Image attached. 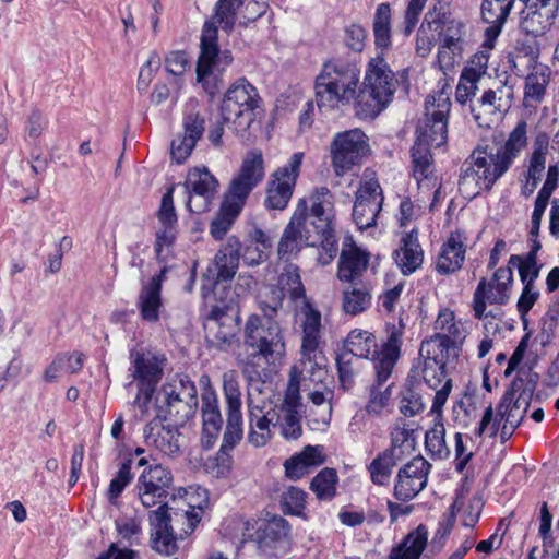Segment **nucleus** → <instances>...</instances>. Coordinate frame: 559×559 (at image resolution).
Segmentation results:
<instances>
[{
    "label": "nucleus",
    "instance_id": "48",
    "mask_svg": "<svg viewBox=\"0 0 559 559\" xmlns=\"http://www.w3.org/2000/svg\"><path fill=\"white\" fill-rule=\"evenodd\" d=\"M425 447L433 460H447L451 451L445 442V427L441 421H436L433 426L426 431Z\"/></svg>",
    "mask_w": 559,
    "mask_h": 559
},
{
    "label": "nucleus",
    "instance_id": "30",
    "mask_svg": "<svg viewBox=\"0 0 559 559\" xmlns=\"http://www.w3.org/2000/svg\"><path fill=\"white\" fill-rule=\"evenodd\" d=\"M527 123L524 120L518 122L515 128L510 132L506 142L493 147L486 146L487 154L493 159V165L498 166L499 173L506 174L514 159L520 155L521 151L527 144Z\"/></svg>",
    "mask_w": 559,
    "mask_h": 559
},
{
    "label": "nucleus",
    "instance_id": "44",
    "mask_svg": "<svg viewBox=\"0 0 559 559\" xmlns=\"http://www.w3.org/2000/svg\"><path fill=\"white\" fill-rule=\"evenodd\" d=\"M376 352H381V349H378L376 337L367 331L354 330L347 335L342 353L353 355L354 360L371 356L373 361Z\"/></svg>",
    "mask_w": 559,
    "mask_h": 559
},
{
    "label": "nucleus",
    "instance_id": "11",
    "mask_svg": "<svg viewBox=\"0 0 559 559\" xmlns=\"http://www.w3.org/2000/svg\"><path fill=\"white\" fill-rule=\"evenodd\" d=\"M513 273L511 267H499L488 282L481 277L473 297V309L477 319L487 317L485 313L487 302L490 305H506L510 299Z\"/></svg>",
    "mask_w": 559,
    "mask_h": 559
},
{
    "label": "nucleus",
    "instance_id": "38",
    "mask_svg": "<svg viewBox=\"0 0 559 559\" xmlns=\"http://www.w3.org/2000/svg\"><path fill=\"white\" fill-rule=\"evenodd\" d=\"M465 259V246L460 234L452 233L443 243L438 255L436 270L441 275H449L462 267Z\"/></svg>",
    "mask_w": 559,
    "mask_h": 559
},
{
    "label": "nucleus",
    "instance_id": "52",
    "mask_svg": "<svg viewBox=\"0 0 559 559\" xmlns=\"http://www.w3.org/2000/svg\"><path fill=\"white\" fill-rule=\"evenodd\" d=\"M337 474L334 468L325 467L312 479L310 489L320 500H329L336 492Z\"/></svg>",
    "mask_w": 559,
    "mask_h": 559
},
{
    "label": "nucleus",
    "instance_id": "29",
    "mask_svg": "<svg viewBox=\"0 0 559 559\" xmlns=\"http://www.w3.org/2000/svg\"><path fill=\"white\" fill-rule=\"evenodd\" d=\"M183 132L178 134L170 146L173 159L178 164L183 163L192 153L197 142L205 131V120L200 114H188L182 121Z\"/></svg>",
    "mask_w": 559,
    "mask_h": 559
},
{
    "label": "nucleus",
    "instance_id": "23",
    "mask_svg": "<svg viewBox=\"0 0 559 559\" xmlns=\"http://www.w3.org/2000/svg\"><path fill=\"white\" fill-rule=\"evenodd\" d=\"M522 382L521 377L515 378L511 383L510 390L503 394L498 404V417H500V420H503L500 433L501 442H506L512 437L528 409L530 402L526 401V396L515 397V393L520 391Z\"/></svg>",
    "mask_w": 559,
    "mask_h": 559
},
{
    "label": "nucleus",
    "instance_id": "56",
    "mask_svg": "<svg viewBox=\"0 0 559 559\" xmlns=\"http://www.w3.org/2000/svg\"><path fill=\"white\" fill-rule=\"evenodd\" d=\"M284 300L283 288L277 286H267L260 294L259 306L265 320H272L277 311L282 308Z\"/></svg>",
    "mask_w": 559,
    "mask_h": 559
},
{
    "label": "nucleus",
    "instance_id": "4",
    "mask_svg": "<svg viewBox=\"0 0 559 559\" xmlns=\"http://www.w3.org/2000/svg\"><path fill=\"white\" fill-rule=\"evenodd\" d=\"M402 335V324L400 326L392 325L388 330V337L381 346V352H376L373 357L376 383L370 386L369 401L366 406L369 414L381 413L390 400L392 384H385L392 377L401 356Z\"/></svg>",
    "mask_w": 559,
    "mask_h": 559
},
{
    "label": "nucleus",
    "instance_id": "28",
    "mask_svg": "<svg viewBox=\"0 0 559 559\" xmlns=\"http://www.w3.org/2000/svg\"><path fill=\"white\" fill-rule=\"evenodd\" d=\"M169 507L163 504L156 510L151 511L148 521L151 525V546L156 552L164 556H171L178 550L176 536L174 535L171 515L168 513Z\"/></svg>",
    "mask_w": 559,
    "mask_h": 559
},
{
    "label": "nucleus",
    "instance_id": "20",
    "mask_svg": "<svg viewBox=\"0 0 559 559\" xmlns=\"http://www.w3.org/2000/svg\"><path fill=\"white\" fill-rule=\"evenodd\" d=\"M513 84L509 76L504 81H500L497 88H489L484 92L481 97L472 105L471 112L475 121L480 126H489L492 119L490 116L506 114L513 100Z\"/></svg>",
    "mask_w": 559,
    "mask_h": 559
},
{
    "label": "nucleus",
    "instance_id": "19",
    "mask_svg": "<svg viewBox=\"0 0 559 559\" xmlns=\"http://www.w3.org/2000/svg\"><path fill=\"white\" fill-rule=\"evenodd\" d=\"M383 194L379 182L369 179L360 183L353 206V219L361 230L374 227L382 210Z\"/></svg>",
    "mask_w": 559,
    "mask_h": 559
},
{
    "label": "nucleus",
    "instance_id": "22",
    "mask_svg": "<svg viewBox=\"0 0 559 559\" xmlns=\"http://www.w3.org/2000/svg\"><path fill=\"white\" fill-rule=\"evenodd\" d=\"M298 213L300 214L299 221L301 223L298 225V229L306 235L307 231L318 234V246L320 245L322 249L329 253L328 259L322 261V263L328 264L337 250L336 240L332 234V215H321L320 213H314L312 210L308 211L307 201L305 199L298 201L293 215H298Z\"/></svg>",
    "mask_w": 559,
    "mask_h": 559
},
{
    "label": "nucleus",
    "instance_id": "18",
    "mask_svg": "<svg viewBox=\"0 0 559 559\" xmlns=\"http://www.w3.org/2000/svg\"><path fill=\"white\" fill-rule=\"evenodd\" d=\"M217 179L207 168H193L188 173L183 183L187 207L192 213H204L215 197Z\"/></svg>",
    "mask_w": 559,
    "mask_h": 559
},
{
    "label": "nucleus",
    "instance_id": "15",
    "mask_svg": "<svg viewBox=\"0 0 559 559\" xmlns=\"http://www.w3.org/2000/svg\"><path fill=\"white\" fill-rule=\"evenodd\" d=\"M264 176V159L261 151L248 152L237 176L229 185L226 197L245 205L249 194L262 182Z\"/></svg>",
    "mask_w": 559,
    "mask_h": 559
},
{
    "label": "nucleus",
    "instance_id": "60",
    "mask_svg": "<svg viewBox=\"0 0 559 559\" xmlns=\"http://www.w3.org/2000/svg\"><path fill=\"white\" fill-rule=\"evenodd\" d=\"M319 338L320 330H304L301 352L304 358H306L307 362L310 365L311 371L317 369L319 373H322L323 370L320 368V365L317 361Z\"/></svg>",
    "mask_w": 559,
    "mask_h": 559
},
{
    "label": "nucleus",
    "instance_id": "57",
    "mask_svg": "<svg viewBox=\"0 0 559 559\" xmlns=\"http://www.w3.org/2000/svg\"><path fill=\"white\" fill-rule=\"evenodd\" d=\"M223 390L227 412H241V392L236 371L229 370L223 374Z\"/></svg>",
    "mask_w": 559,
    "mask_h": 559
},
{
    "label": "nucleus",
    "instance_id": "10",
    "mask_svg": "<svg viewBox=\"0 0 559 559\" xmlns=\"http://www.w3.org/2000/svg\"><path fill=\"white\" fill-rule=\"evenodd\" d=\"M369 152L368 138L360 129L340 132L331 143L332 165L337 176H342L358 165Z\"/></svg>",
    "mask_w": 559,
    "mask_h": 559
},
{
    "label": "nucleus",
    "instance_id": "55",
    "mask_svg": "<svg viewBox=\"0 0 559 559\" xmlns=\"http://www.w3.org/2000/svg\"><path fill=\"white\" fill-rule=\"evenodd\" d=\"M280 284L283 290L286 288L294 301L301 299L306 301V290L301 283L299 270L296 265L289 264L280 276Z\"/></svg>",
    "mask_w": 559,
    "mask_h": 559
},
{
    "label": "nucleus",
    "instance_id": "35",
    "mask_svg": "<svg viewBox=\"0 0 559 559\" xmlns=\"http://www.w3.org/2000/svg\"><path fill=\"white\" fill-rule=\"evenodd\" d=\"M325 455L323 447L307 445L300 453L295 454L284 463L285 474L293 480L300 479L310 472V468L323 464Z\"/></svg>",
    "mask_w": 559,
    "mask_h": 559
},
{
    "label": "nucleus",
    "instance_id": "42",
    "mask_svg": "<svg viewBox=\"0 0 559 559\" xmlns=\"http://www.w3.org/2000/svg\"><path fill=\"white\" fill-rule=\"evenodd\" d=\"M465 337L464 331L459 324L453 321L445 326L443 332L437 333L429 341L423 342L420 353L425 348L437 349L441 354L445 353L448 356H457V343Z\"/></svg>",
    "mask_w": 559,
    "mask_h": 559
},
{
    "label": "nucleus",
    "instance_id": "12",
    "mask_svg": "<svg viewBox=\"0 0 559 559\" xmlns=\"http://www.w3.org/2000/svg\"><path fill=\"white\" fill-rule=\"evenodd\" d=\"M426 349L428 356L424 360L423 378L426 384L436 391L430 413L436 414L438 418L452 389V380L447 378L445 370L450 356L430 347Z\"/></svg>",
    "mask_w": 559,
    "mask_h": 559
},
{
    "label": "nucleus",
    "instance_id": "2",
    "mask_svg": "<svg viewBox=\"0 0 559 559\" xmlns=\"http://www.w3.org/2000/svg\"><path fill=\"white\" fill-rule=\"evenodd\" d=\"M360 71L356 63L330 59L322 66L314 80L316 103L321 111L348 106L356 100Z\"/></svg>",
    "mask_w": 559,
    "mask_h": 559
},
{
    "label": "nucleus",
    "instance_id": "59",
    "mask_svg": "<svg viewBox=\"0 0 559 559\" xmlns=\"http://www.w3.org/2000/svg\"><path fill=\"white\" fill-rule=\"evenodd\" d=\"M307 493L297 487H288L282 495V510L292 515H301L306 507Z\"/></svg>",
    "mask_w": 559,
    "mask_h": 559
},
{
    "label": "nucleus",
    "instance_id": "8",
    "mask_svg": "<svg viewBox=\"0 0 559 559\" xmlns=\"http://www.w3.org/2000/svg\"><path fill=\"white\" fill-rule=\"evenodd\" d=\"M162 393L166 406L165 420L178 428L183 427L197 413L198 394L194 383L187 377H180L163 386Z\"/></svg>",
    "mask_w": 559,
    "mask_h": 559
},
{
    "label": "nucleus",
    "instance_id": "58",
    "mask_svg": "<svg viewBox=\"0 0 559 559\" xmlns=\"http://www.w3.org/2000/svg\"><path fill=\"white\" fill-rule=\"evenodd\" d=\"M514 0H484L481 17L485 22H506Z\"/></svg>",
    "mask_w": 559,
    "mask_h": 559
},
{
    "label": "nucleus",
    "instance_id": "27",
    "mask_svg": "<svg viewBox=\"0 0 559 559\" xmlns=\"http://www.w3.org/2000/svg\"><path fill=\"white\" fill-rule=\"evenodd\" d=\"M257 538L261 552L269 557L277 556L288 548L290 525L284 518L274 515L261 524Z\"/></svg>",
    "mask_w": 559,
    "mask_h": 559
},
{
    "label": "nucleus",
    "instance_id": "46",
    "mask_svg": "<svg viewBox=\"0 0 559 559\" xmlns=\"http://www.w3.org/2000/svg\"><path fill=\"white\" fill-rule=\"evenodd\" d=\"M539 46L533 39L516 40L514 51L509 55L508 61L512 64V69L516 70L520 64L526 68H537L539 59Z\"/></svg>",
    "mask_w": 559,
    "mask_h": 559
},
{
    "label": "nucleus",
    "instance_id": "41",
    "mask_svg": "<svg viewBox=\"0 0 559 559\" xmlns=\"http://www.w3.org/2000/svg\"><path fill=\"white\" fill-rule=\"evenodd\" d=\"M242 373L247 379V408H259L273 405L266 395L265 382L261 379L259 371L251 369L249 360H241Z\"/></svg>",
    "mask_w": 559,
    "mask_h": 559
},
{
    "label": "nucleus",
    "instance_id": "21",
    "mask_svg": "<svg viewBox=\"0 0 559 559\" xmlns=\"http://www.w3.org/2000/svg\"><path fill=\"white\" fill-rule=\"evenodd\" d=\"M132 377L139 382V393L136 402H140V395H145V402L151 401L156 385L160 381L164 371L165 358L151 352L131 353Z\"/></svg>",
    "mask_w": 559,
    "mask_h": 559
},
{
    "label": "nucleus",
    "instance_id": "45",
    "mask_svg": "<svg viewBox=\"0 0 559 559\" xmlns=\"http://www.w3.org/2000/svg\"><path fill=\"white\" fill-rule=\"evenodd\" d=\"M550 72L546 67L535 68L525 79L524 104L526 107L543 102L546 87L549 83Z\"/></svg>",
    "mask_w": 559,
    "mask_h": 559
},
{
    "label": "nucleus",
    "instance_id": "47",
    "mask_svg": "<svg viewBox=\"0 0 559 559\" xmlns=\"http://www.w3.org/2000/svg\"><path fill=\"white\" fill-rule=\"evenodd\" d=\"M141 318L146 322H157L162 309V294L142 285L136 299Z\"/></svg>",
    "mask_w": 559,
    "mask_h": 559
},
{
    "label": "nucleus",
    "instance_id": "9",
    "mask_svg": "<svg viewBox=\"0 0 559 559\" xmlns=\"http://www.w3.org/2000/svg\"><path fill=\"white\" fill-rule=\"evenodd\" d=\"M304 156L302 152L294 153L285 165L270 175L264 200L266 209L282 211L287 207L300 174Z\"/></svg>",
    "mask_w": 559,
    "mask_h": 559
},
{
    "label": "nucleus",
    "instance_id": "39",
    "mask_svg": "<svg viewBox=\"0 0 559 559\" xmlns=\"http://www.w3.org/2000/svg\"><path fill=\"white\" fill-rule=\"evenodd\" d=\"M369 265V254L356 246L344 249L340 257L337 276L344 282L359 280Z\"/></svg>",
    "mask_w": 559,
    "mask_h": 559
},
{
    "label": "nucleus",
    "instance_id": "13",
    "mask_svg": "<svg viewBox=\"0 0 559 559\" xmlns=\"http://www.w3.org/2000/svg\"><path fill=\"white\" fill-rule=\"evenodd\" d=\"M173 486L171 472L162 464H153L143 469L136 481L138 498L146 509L168 503L164 501Z\"/></svg>",
    "mask_w": 559,
    "mask_h": 559
},
{
    "label": "nucleus",
    "instance_id": "36",
    "mask_svg": "<svg viewBox=\"0 0 559 559\" xmlns=\"http://www.w3.org/2000/svg\"><path fill=\"white\" fill-rule=\"evenodd\" d=\"M430 150L429 147L421 146L420 143H415L411 150L413 176L418 189L428 191L437 186Z\"/></svg>",
    "mask_w": 559,
    "mask_h": 559
},
{
    "label": "nucleus",
    "instance_id": "16",
    "mask_svg": "<svg viewBox=\"0 0 559 559\" xmlns=\"http://www.w3.org/2000/svg\"><path fill=\"white\" fill-rule=\"evenodd\" d=\"M430 468L431 464L421 455L403 465L394 479L393 497L402 502L414 499L426 488Z\"/></svg>",
    "mask_w": 559,
    "mask_h": 559
},
{
    "label": "nucleus",
    "instance_id": "1",
    "mask_svg": "<svg viewBox=\"0 0 559 559\" xmlns=\"http://www.w3.org/2000/svg\"><path fill=\"white\" fill-rule=\"evenodd\" d=\"M242 4V0H218L215 3L214 13L204 23L202 29L201 51L197 63L198 81H202L215 72L222 73L233 62L229 50L218 49V26L230 34L235 28L237 13Z\"/></svg>",
    "mask_w": 559,
    "mask_h": 559
},
{
    "label": "nucleus",
    "instance_id": "26",
    "mask_svg": "<svg viewBox=\"0 0 559 559\" xmlns=\"http://www.w3.org/2000/svg\"><path fill=\"white\" fill-rule=\"evenodd\" d=\"M281 420L277 405H270L248 409V436L247 441L254 448L266 445L274 435V429Z\"/></svg>",
    "mask_w": 559,
    "mask_h": 559
},
{
    "label": "nucleus",
    "instance_id": "31",
    "mask_svg": "<svg viewBox=\"0 0 559 559\" xmlns=\"http://www.w3.org/2000/svg\"><path fill=\"white\" fill-rule=\"evenodd\" d=\"M300 214L292 215L289 223L284 228L283 235L277 246V255L283 261H290L297 257L304 247L318 246L319 236L316 233L302 234L298 229L300 225Z\"/></svg>",
    "mask_w": 559,
    "mask_h": 559
},
{
    "label": "nucleus",
    "instance_id": "50",
    "mask_svg": "<svg viewBox=\"0 0 559 559\" xmlns=\"http://www.w3.org/2000/svg\"><path fill=\"white\" fill-rule=\"evenodd\" d=\"M548 147V138L544 134L537 135L533 144V152L530 157L527 173L528 179L533 181L534 188L537 186V182L540 180L542 174L545 170Z\"/></svg>",
    "mask_w": 559,
    "mask_h": 559
},
{
    "label": "nucleus",
    "instance_id": "32",
    "mask_svg": "<svg viewBox=\"0 0 559 559\" xmlns=\"http://www.w3.org/2000/svg\"><path fill=\"white\" fill-rule=\"evenodd\" d=\"M202 442L206 448H211L218 437L223 417L219 411L216 393L212 389H207L202 394Z\"/></svg>",
    "mask_w": 559,
    "mask_h": 559
},
{
    "label": "nucleus",
    "instance_id": "7",
    "mask_svg": "<svg viewBox=\"0 0 559 559\" xmlns=\"http://www.w3.org/2000/svg\"><path fill=\"white\" fill-rule=\"evenodd\" d=\"M487 154V150L476 148L461 167L459 190L466 199L477 197L483 190H490L504 174Z\"/></svg>",
    "mask_w": 559,
    "mask_h": 559
},
{
    "label": "nucleus",
    "instance_id": "51",
    "mask_svg": "<svg viewBox=\"0 0 559 559\" xmlns=\"http://www.w3.org/2000/svg\"><path fill=\"white\" fill-rule=\"evenodd\" d=\"M334 396V392L324 388V390H313L309 393L308 397L318 408V412H314L313 421L318 425L326 426L330 424L332 418V400Z\"/></svg>",
    "mask_w": 559,
    "mask_h": 559
},
{
    "label": "nucleus",
    "instance_id": "17",
    "mask_svg": "<svg viewBox=\"0 0 559 559\" xmlns=\"http://www.w3.org/2000/svg\"><path fill=\"white\" fill-rule=\"evenodd\" d=\"M441 103L435 105V100L426 102L425 120L417 128V138L415 143H420L426 147H440L445 144L448 139V112L450 103L448 99H441Z\"/></svg>",
    "mask_w": 559,
    "mask_h": 559
},
{
    "label": "nucleus",
    "instance_id": "61",
    "mask_svg": "<svg viewBox=\"0 0 559 559\" xmlns=\"http://www.w3.org/2000/svg\"><path fill=\"white\" fill-rule=\"evenodd\" d=\"M537 278V272L534 270L533 275L530 280H526V275L521 270V282L524 285L523 292L518 300V311L524 317L536 302L539 293L534 290V282Z\"/></svg>",
    "mask_w": 559,
    "mask_h": 559
},
{
    "label": "nucleus",
    "instance_id": "63",
    "mask_svg": "<svg viewBox=\"0 0 559 559\" xmlns=\"http://www.w3.org/2000/svg\"><path fill=\"white\" fill-rule=\"evenodd\" d=\"M131 464L132 460L123 462L116 476L111 479L108 488V499L111 503H115L116 499L131 481L133 477L131 473Z\"/></svg>",
    "mask_w": 559,
    "mask_h": 559
},
{
    "label": "nucleus",
    "instance_id": "53",
    "mask_svg": "<svg viewBox=\"0 0 559 559\" xmlns=\"http://www.w3.org/2000/svg\"><path fill=\"white\" fill-rule=\"evenodd\" d=\"M426 407V402L420 392L419 385L409 384L401 393L400 412L407 417H413L421 413Z\"/></svg>",
    "mask_w": 559,
    "mask_h": 559
},
{
    "label": "nucleus",
    "instance_id": "54",
    "mask_svg": "<svg viewBox=\"0 0 559 559\" xmlns=\"http://www.w3.org/2000/svg\"><path fill=\"white\" fill-rule=\"evenodd\" d=\"M242 414L241 412H227V425L223 437L221 451L228 452L242 439Z\"/></svg>",
    "mask_w": 559,
    "mask_h": 559
},
{
    "label": "nucleus",
    "instance_id": "24",
    "mask_svg": "<svg viewBox=\"0 0 559 559\" xmlns=\"http://www.w3.org/2000/svg\"><path fill=\"white\" fill-rule=\"evenodd\" d=\"M391 436V448L380 452L368 466L371 481L378 486L389 484L393 467L402 459V447L406 444L411 448L413 443L405 429L396 428Z\"/></svg>",
    "mask_w": 559,
    "mask_h": 559
},
{
    "label": "nucleus",
    "instance_id": "43",
    "mask_svg": "<svg viewBox=\"0 0 559 559\" xmlns=\"http://www.w3.org/2000/svg\"><path fill=\"white\" fill-rule=\"evenodd\" d=\"M242 207L243 204L225 197L216 217L210 225V234L214 239L221 240L226 236Z\"/></svg>",
    "mask_w": 559,
    "mask_h": 559
},
{
    "label": "nucleus",
    "instance_id": "62",
    "mask_svg": "<svg viewBox=\"0 0 559 559\" xmlns=\"http://www.w3.org/2000/svg\"><path fill=\"white\" fill-rule=\"evenodd\" d=\"M427 537L425 535H416L412 538L411 545L402 544L394 547L388 559H419L425 550Z\"/></svg>",
    "mask_w": 559,
    "mask_h": 559
},
{
    "label": "nucleus",
    "instance_id": "64",
    "mask_svg": "<svg viewBox=\"0 0 559 559\" xmlns=\"http://www.w3.org/2000/svg\"><path fill=\"white\" fill-rule=\"evenodd\" d=\"M176 238V228L174 226H162L160 229L156 231V240H155V254L158 263H165L169 248L173 246Z\"/></svg>",
    "mask_w": 559,
    "mask_h": 559
},
{
    "label": "nucleus",
    "instance_id": "37",
    "mask_svg": "<svg viewBox=\"0 0 559 559\" xmlns=\"http://www.w3.org/2000/svg\"><path fill=\"white\" fill-rule=\"evenodd\" d=\"M394 260L404 275L412 274L423 264L424 251L418 242L417 231L412 230L401 240V247L394 251Z\"/></svg>",
    "mask_w": 559,
    "mask_h": 559
},
{
    "label": "nucleus",
    "instance_id": "6",
    "mask_svg": "<svg viewBox=\"0 0 559 559\" xmlns=\"http://www.w3.org/2000/svg\"><path fill=\"white\" fill-rule=\"evenodd\" d=\"M245 344L252 349L246 359L250 365H255V360H263L267 366H275L285 355L281 328L273 320L262 322L259 317L251 316L245 328Z\"/></svg>",
    "mask_w": 559,
    "mask_h": 559
},
{
    "label": "nucleus",
    "instance_id": "33",
    "mask_svg": "<svg viewBox=\"0 0 559 559\" xmlns=\"http://www.w3.org/2000/svg\"><path fill=\"white\" fill-rule=\"evenodd\" d=\"M170 426H164L159 416H156L144 427L143 437L147 445H153L164 454L174 456L179 452V443Z\"/></svg>",
    "mask_w": 559,
    "mask_h": 559
},
{
    "label": "nucleus",
    "instance_id": "34",
    "mask_svg": "<svg viewBox=\"0 0 559 559\" xmlns=\"http://www.w3.org/2000/svg\"><path fill=\"white\" fill-rule=\"evenodd\" d=\"M242 245L236 236L227 238L214 258L216 280L227 282L234 278L239 266Z\"/></svg>",
    "mask_w": 559,
    "mask_h": 559
},
{
    "label": "nucleus",
    "instance_id": "3",
    "mask_svg": "<svg viewBox=\"0 0 559 559\" xmlns=\"http://www.w3.org/2000/svg\"><path fill=\"white\" fill-rule=\"evenodd\" d=\"M396 87L397 79L384 58H372L356 96V116L360 119H374L393 100Z\"/></svg>",
    "mask_w": 559,
    "mask_h": 559
},
{
    "label": "nucleus",
    "instance_id": "40",
    "mask_svg": "<svg viewBox=\"0 0 559 559\" xmlns=\"http://www.w3.org/2000/svg\"><path fill=\"white\" fill-rule=\"evenodd\" d=\"M374 46L384 53L392 47V10L386 2L380 3L372 20Z\"/></svg>",
    "mask_w": 559,
    "mask_h": 559
},
{
    "label": "nucleus",
    "instance_id": "5",
    "mask_svg": "<svg viewBox=\"0 0 559 559\" xmlns=\"http://www.w3.org/2000/svg\"><path fill=\"white\" fill-rule=\"evenodd\" d=\"M260 100L257 88L246 79H239L224 96L221 117L235 134L243 136L255 119Z\"/></svg>",
    "mask_w": 559,
    "mask_h": 559
},
{
    "label": "nucleus",
    "instance_id": "49",
    "mask_svg": "<svg viewBox=\"0 0 559 559\" xmlns=\"http://www.w3.org/2000/svg\"><path fill=\"white\" fill-rule=\"evenodd\" d=\"M370 305L371 294L366 286H350L343 292L342 308L347 314H359Z\"/></svg>",
    "mask_w": 559,
    "mask_h": 559
},
{
    "label": "nucleus",
    "instance_id": "25",
    "mask_svg": "<svg viewBox=\"0 0 559 559\" xmlns=\"http://www.w3.org/2000/svg\"><path fill=\"white\" fill-rule=\"evenodd\" d=\"M207 342L221 350L231 346L239 331L238 317L235 313L214 307L204 323Z\"/></svg>",
    "mask_w": 559,
    "mask_h": 559
},
{
    "label": "nucleus",
    "instance_id": "14",
    "mask_svg": "<svg viewBox=\"0 0 559 559\" xmlns=\"http://www.w3.org/2000/svg\"><path fill=\"white\" fill-rule=\"evenodd\" d=\"M302 371L296 367L289 372V380L285 390L283 402L277 405L281 413V429L285 439H297L301 436L300 408H301V388Z\"/></svg>",
    "mask_w": 559,
    "mask_h": 559
}]
</instances>
